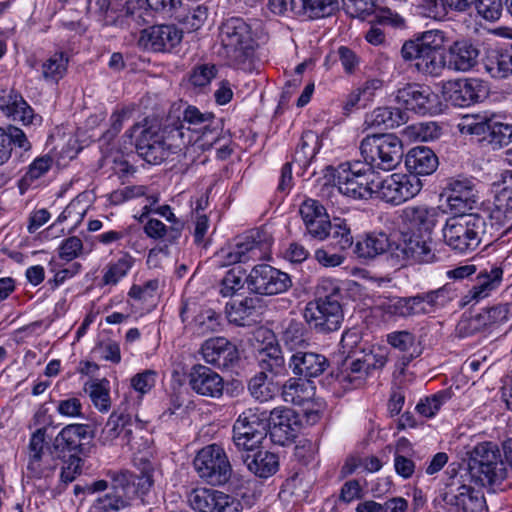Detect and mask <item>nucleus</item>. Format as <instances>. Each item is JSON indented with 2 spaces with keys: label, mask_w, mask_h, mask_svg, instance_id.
Returning a JSON list of instances; mask_svg holds the SVG:
<instances>
[{
  "label": "nucleus",
  "mask_w": 512,
  "mask_h": 512,
  "mask_svg": "<svg viewBox=\"0 0 512 512\" xmlns=\"http://www.w3.org/2000/svg\"><path fill=\"white\" fill-rule=\"evenodd\" d=\"M223 56L230 65L240 66L252 55L254 40L250 25L240 17L226 19L219 28Z\"/></svg>",
  "instance_id": "423d86ee"
},
{
  "label": "nucleus",
  "mask_w": 512,
  "mask_h": 512,
  "mask_svg": "<svg viewBox=\"0 0 512 512\" xmlns=\"http://www.w3.org/2000/svg\"><path fill=\"white\" fill-rule=\"evenodd\" d=\"M153 12L147 0H127L121 8L116 9L114 18L108 19L112 26L128 31L138 30L151 22Z\"/></svg>",
  "instance_id": "412c9836"
},
{
  "label": "nucleus",
  "mask_w": 512,
  "mask_h": 512,
  "mask_svg": "<svg viewBox=\"0 0 512 512\" xmlns=\"http://www.w3.org/2000/svg\"><path fill=\"white\" fill-rule=\"evenodd\" d=\"M338 251L349 249L354 242L350 226L345 219L334 217L327 237Z\"/></svg>",
  "instance_id": "ea45409f"
},
{
  "label": "nucleus",
  "mask_w": 512,
  "mask_h": 512,
  "mask_svg": "<svg viewBox=\"0 0 512 512\" xmlns=\"http://www.w3.org/2000/svg\"><path fill=\"white\" fill-rule=\"evenodd\" d=\"M495 203L496 218L503 214L507 221H512V186L511 189L501 188L496 190Z\"/></svg>",
  "instance_id": "052dcab7"
},
{
  "label": "nucleus",
  "mask_w": 512,
  "mask_h": 512,
  "mask_svg": "<svg viewBox=\"0 0 512 512\" xmlns=\"http://www.w3.org/2000/svg\"><path fill=\"white\" fill-rule=\"evenodd\" d=\"M245 280L251 292L265 296L281 294L292 286L287 273L268 264L254 266Z\"/></svg>",
  "instance_id": "ddd939ff"
},
{
  "label": "nucleus",
  "mask_w": 512,
  "mask_h": 512,
  "mask_svg": "<svg viewBox=\"0 0 512 512\" xmlns=\"http://www.w3.org/2000/svg\"><path fill=\"white\" fill-rule=\"evenodd\" d=\"M486 233V221L479 214L454 216L442 229L447 246L458 253L475 251Z\"/></svg>",
  "instance_id": "0eeeda50"
},
{
  "label": "nucleus",
  "mask_w": 512,
  "mask_h": 512,
  "mask_svg": "<svg viewBox=\"0 0 512 512\" xmlns=\"http://www.w3.org/2000/svg\"><path fill=\"white\" fill-rule=\"evenodd\" d=\"M446 40V33L442 30L424 31L403 43L401 57L404 61H415V67L419 72L438 76L446 65L443 55Z\"/></svg>",
  "instance_id": "20e7f679"
},
{
  "label": "nucleus",
  "mask_w": 512,
  "mask_h": 512,
  "mask_svg": "<svg viewBox=\"0 0 512 512\" xmlns=\"http://www.w3.org/2000/svg\"><path fill=\"white\" fill-rule=\"evenodd\" d=\"M387 342L395 349L404 352L403 364L407 365L417 358L422 350L416 343L415 336L409 331H394L387 335Z\"/></svg>",
  "instance_id": "58836bf2"
},
{
  "label": "nucleus",
  "mask_w": 512,
  "mask_h": 512,
  "mask_svg": "<svg viewBox=\"0 0 512 512\" xmlns=\"http://www.w3.org/2000/svg\"><path fill=\"white\" fill-rule=\"evenodd\" d=\"M233 443L242 452L253 451L262 444L267 436L266 412L247 409L242 412L233 425Z\"/></svg>",
  "instance_id": "1a4fd4ad"
},
{
  "label": "nucleus",
  "mask_w": 512,
  "mask_h": 512,
  "mask_svg": "<svg viewBox=\"0 0 512 512\" xmlns=\"http://www.w3.org/2000/svg\"><path fill=\"white\" fill-rule=\"evenodd\" d=\"M188 379L191 389L201 396L220 398L223 395V378L207 366L194 365L188 374Z\"/></svg>",
  "instance_id": "393cba45"
},
{
  "label": "nucleus",
  "mask_w": 512,
  "mask_h": 512,
  "mask_svg": "<svg viewBox=\"0 0 512 512\" xmlns=\"http://www.w3.org/2000/svg\"><path fill=\"white\" fill-rule=\"evenodd\" d=\"M258 364L260 372L271 379L286 374L285 359L279 346L270 345L259 351Z\"/></svg>",
  "instance_id": "4c0bfd02"
},
{
  "label": "nucleus",
  "mask_w": 512,
  "mask_h": 512,
  "mask_svg": "<svg viewBox=\"0 0 512 512\" xmlns=\"http://www.w3.org/2000/svg\"><path fill=\"white\" fill-rule=\"evenodd\" d=\"M221 314L213 309H203L195 317V326L198 334L217 332L221 327Z\"/></svg>",
  "instance_id": "a18cd8bd"
},
{
  "label": "nucleus",
  "mask_w": 512,
  "mask_h": 512,
  "mask_svg": "<svg viewBox=\"0 0 512 512\" xmlns=\"http://www.w3.org/2000/svg\"><path fill=\"white\" fill-rule=\"evenodd\" d=\"M124 412H113L104 428L102 429L100 440L103 444H111L117 439H121V424H123Z\"/></svg>",
  "instance_id": "3c124183"
},
{
  "label": "nucleus",
  "mask_w": 512,
  "mask_h": 512,
  "mask_svg": "<svg viewBox=\"0 0 512 512\" xmlns=\"http://www.w3.org/2000/svg\"><path fill=\"white\" fill-rule=\"evenodd\" d=\"M182 40V31L175 25H154L141 31L139 45L154 52H168Z\"/></svg>",
  "instance_id": "4be33fe9"
},
{
  "label": "nucleus",
  "mask_w": 512,
  "mask_h": 512,
  "mask_svg": "<svg viewBox=\"0 0 512 512\" xmlns=\"http://www.w3.org/2000/svg\"><path fill=\"white\" fill-rule=\"evenodd\" d=\"M354 165L347 164L346 168L350 172V175L354 177L355 181L369 182L370 184L378 185L380 180V173L375 170L371 162H365L363 168H356V164L360 162H354Z\"/></svg>",
  "instance_id": "6e6d98bb"
},
{
  "label": "nucleus",
  "mask_w": 512,
  "mask_h": 512,
  "mask_svg": "<svg viewBox=\"0 0 512 512\" xmlns=\"http://www.w3.org/2000/svg\"><path fill=\"white\" fill-rule=\"evenodd\" d=\"M87 11L90 15L96 16L106 26H112L108 19L114 18L116 9L111 7L110 0H88Z\"/></svg>",
  "instance_id": "864d4df0"
},
{
  "label": "nucleus",
  "mask_w": 512,
  "mask_h": 512,
  "mask_svg": "<svg viewBox=\"0 0 512 512\" xmlns=\"http://www.w3.org/2000/svg\"><path fill=\"white\" fill-rule=\"evenodd\" d=\"M346 12L354 18L365 20L375 10L373 0H343Z\"/></svg>",
  "instance_id": "13d9d810"
},
{
  "label": "nucleus",
  "mask_w": 512,
  "mask_h": 512,
  "mask_svg": "<svg viewBox=\"0 0 512 512\" xmlns=\"http://www.w3.org/2000/svg\"><path fill=\"white\" fill-rule=\"evenodd\" d=\"M397 103L405 111L411 110L419 115H433L440 112V101L430 87L410 84L397 91Z\"/></svg>",
  "instance_id": "dca6fc26"
},
{
  "label": "nucleus",
  "mask_w": 512,
  "mask_h": 512,
  "mask_svg": "<svg viewBox=\"0 0 512 512\" xmlns=\"http://www.w3.org/2000/svg\"><path fill=\"white\" fill-rule=\"evenodd\" d=\"M201 352L204 360L221 369H229L239 361V351L235 344L224 337L206 340Z\"/></svg>",
  "instance_id": "5701e85b"
},
{
  "label": "nucleus",
  "mask_w": 512,
  "mask_h": 512,
  "mask_svg": "<svg viewBox=\"0 0 512 512\" xmlns=\"http://www.w3.org/2000/svg\"><path fill=\"white\" fill-rule=\"evenodd\" d=\"M449 398L450 396L447 391H440L420 401L416 406V410L427 418L433 417Z\"/></svg>",
  "instance_id": "603ef678"
},
{
  "label": "nucleus",
  "mask_w": 512,
  "mask_h": 512,
  "mask_svg": "<svg viewBox=\"0 0 512 512\" xmlns=\"http://www.w3.org/2000/svg\"><path fill=\"white\" fill-rule=\"evenodd\" d=\"M133 259L129 256H125L119 259L115 264L111 265L103 276V282L105 284H116L121 278H123L130 268L132 267Z\"/></svg>",
  "instance_id": "4d7b16f0"
},
{
  "label": "nucleus",
  "mask_w": 512,
  "mask_h": 512,
  "mask_svg": "<svg viewBox=\"0 0 512 512\" xmlns=\"http://www.w3.org/2000/svg\"><path fill=\"white\" fill-rule=\"evenodd\" d=\"M393 256L403 263H432L436 260V254L431 247V239L422 235L404 236L395 244Z\"/></svg>",
  "instance_id": "aec40b11"
},
{
  "label": "nucleus",
  "mask_w": 512,
  "mask_h": 512,
  "mask_svg": "<svg viewBox=\"0 0 512 512\" xmlns=\"http://www.w3.org/2000/svg\"><path fill=\"white\" fill-rule=\"evenodd\" d=\"M503 271L500 267L492 266L490 270L484 269L476 278L475 284L468 290L462 298V305H467L472 301H479L487 297L491 291L495 290L501 283Z\"/></svg>",
  "instance_id": "7c9ffc66"
},
{
  "label": "nucleus",
  "mask_w": 512,
  "mask_h": 512,
  "mask_svg": "<svg viewBox=\"0 0 512 512\" xmlns=\"http://www.w3.org/2000/svg\"><path fill=\"white\" fill-rule=\"evenodd\" d=\"M214 489L197 488L190 492L188 502L191 508L198 512L214 511Z\"/></svg>",
  "instance_id": "49530a36"
},
{
  "label": "nucleus",
  "mask_w": 512,
  "mask_h": 512,
  "mask_svg": "<svg viewBox=\"0 0 512 512\" xmlns=\"http://www.w3.org/2000/svg\"><path fill=\"white\" fill-rule=\"evenodd\" d=\"M300 421L296 413L289 408H275L267 418V432L273 443L285 446L298 435Z\"/></svg>",
  "instance_id": "a211bd4d"
},
{
  "label": "nucleus",
  "mask_w": 512,
  "mask_h": 512,
  "mask_svg": "<svg viewBox=\"0 0 512 512\" xmlns=\"http://www.w3.org/2000/svg\"><path fill=\"white\" fill-rule=\"evenodd\" d=\"M269 378L264 373L259 372L250 379L248 389L254 399L265 402L273 397L274 391L271 384L268 383Z\"/></svg>",
  "instance_id": "de8ad7c7"
},
{
  "label": "nucleus",
  "mask_w": 512,
  "mask_h": 512,
  "mask_svg": "<svg viewBox=\"0 0 512 512\" xmlns=\"http://www.w3.org/2000/svg\"><path fill=\"white\" fill-rule=\"evenodd\" d=\"M289 4L294 15L308 19L331 16L339 8V0H290Z\"/></svg>",
  "instance_id": "72a5a7b5"
},
{
  "label": "nucleus",
  "mask_w": 512,
  "mask_h": 512,
  "mask_svg": "<svg viewBox=\"0 0 512 512\" xmlns=\"http://www.w3.org/2000/svg\"><path fill=\"white\" fill-rule=\"evenodd\" d=\"M93 434L88 425L70 424L65 426L55 437L49 450L52 461L80 458L79 455H86L84 441L91 440Z\"/></svg>",
  "instance_id": "9b49d317"
},
{
  "label": "nucleus",
  "mask_w": 512,
  "mask_h": 512,
  "mask_svg": "<svg viewBox=\"0 0 512 512\" xmlns=\"http://www.w3.org/2000/svg\"><path fill=\"white\" fill-rule=\"evenodd\" d=\"M477 13L488 21L498 20L503 12V0H474Z\"/></svg>",
  "instance_id": "5fc2aeb1"
},
{
  "label": "nucleus",
  "mask_w": 512,
  "mask_h": 512,
  "mask_svg": "<svg viewBox=\"0 0 512 512\" xmlns=\"http://www.w3.org/2000/svg\"><path fill=\"white\" fill-rule=\"evenodd\" d=\"M262 300L257 297H246L238 303L226 307L227 319L237 326H249L255 322L254 316L261 308Z\"/></svg>",
  "instance_id": "f704fd0d"
},
{
  "label": "nucleus",
  "mask_w": 512,
  "mask_h": 512,
  "mask_svg": "<svg viewBox=\"0 0 512 512\" xmlns=\"http://www.w3.org/2000/svg\"><path fill=\"white\" fill-rule=\"evenodd\" d=\"M85 390L89 392V396L97 409L102 412L109 410L111 400L108 380L102 379L97 382H92Z\"/></svg>",
  "instance_id": "c03bdc74"
},
{
  "label": "nucleus",
  "mask_w": 512,
  "mask_h": 512,
  "mask_svg": "<svg viewBox=\"0 0 512 512\" xmlns=\"http://www.w3.org/2000/svg\"><path fill=\"white\" fill-rule=\"evenodd\" d=\"M245 282L244 273L239 268H233L221 280L220 294L223 297L233 296L238 290L243 288Z\"/></svg>",
  "instance_id": "8fccbe9b"
},
{
  "label": "nucleus",
  "mask_w": 512,
  "mask_h": 512,
  "mask_svg": "<svg viewBox=\"0 0 512 512\" xmlns=\"http://www.w3.org/2000/svg\"><path fill=\"white\" fill-rule=\"evenodd\" d=\"M444 99L456 107H469L487 98L489 88L478 78L450 80L442 88Z\"/></svg>",
  "instance_id": "2eb2a0df"
},
{
  "label": "nucleus",
  "mask_w": 512,
  "mask_h": 512,
  "mask_svg": "<svg viewBox=\"0 0 512 512\" xmlns=\"http://www.w3.org/2000/svg\"><path fill=\"white\" fill-rule=\"evenodd\" d=\"M7 135L11 139V146H15L13 152L16 157H24V153L30 151L31 144L21 129L17 127H10L9 133H7Z\"/></svg>",
  "instance_id": "338daca9"
},
{
  "label": "nucleus",
  "mask_w": 512,
  "mask_h": 512,
  "mask_svg": "<svg viewBox=\"0 0 512 512\" xmlns=\"http://www.w3.org/2000/svg\"><path fill=\"white\" fill-rule=\"evenodd\" d=\"M282 340L291 352L304 350L308 346V341L304 335V326L297 321H291L288 324L283 332Z\"/></svg>",
  "instance_id": "37998d69"
},
{
  "label": "nucleus",
  "mask_w": 512,
  "mask_h": 512,
  "mask_svg": "<svg viewBox=\"0 0 512 512\" xmlns=\"http://www.w3.org/2000/svg\"><path fill=\"white\" fill-rule=\"evenodd\" d=\"M241 459L247 469L259 478H268L274 475L279 468V458L276 454L261 448L241 453Z\"/></svg>",
  "instance_id": "cd10ccee"
},
{
  "label": "nucleus",
  "mask_w": 512,
  "mask_h": 512,
  "mask_svg": "<svg viewBox=\"0 0 512 512\" xmlns=\"http://www.w3.org/2000/svg\"><path fill=\"white\" fill-rule=\"evenodd\" d=\"M332 224V220H329V216L316 219L313 222L305 224L307 234L319 241L327 239L329 236V230Z\"/></svg>",
  "instance_id": "69168bd1"
},
{
  "label": "nucleus",
  "mask_w": 512,
  "mask_h": 512,
  "mask_svg": "<svg viewBox=\"0 0 512 512\" xmlns=\"http://www.w3.org/2000/svg\"><path fill=\"white\" fill-rule=\"evenodd\" d=\"M368 375L366 366L363 364V358H357L342 372L340 382L346 388H358L363 385Z\"/></svg>",
  "instance_id": "79ce46f5"
},
{
  "label": "nucleus",
  "mask_w": 512,
  "mask_h": 512,
  "mask_svg": "<svg viewBox=\"0 0 512 512\" xmlns=\"http://www.w3.org/2000/svg\"><path fill=\"white\" fill-rule=\"evenodd\" d=\"M360 153L364 160H401L403 145L393 134L368 135L360 144Z\"/></svg>",
  "instance_id": "f3484780"
},
{
  "label": "nucleus",
  "mask_w": 512,
  "mask_h": 512,
  "mask_svg": "<svg viewBox=\"0 0 512 512\" xmlns=\"http://www.w3.org/2000/svg\"><path fill=\"white\" fill-rule=\"evenodd\" d=\"M460 130L462 133L482 136L481 145L487 149H500L512 141V125L493 122L487 116L463 117Z\"/></svg>",
  "instance_id": "9d476101"
},
{
  "label": "nucleus",
  "mask_w": 512,
  "mask_h": 512,
  "mask_svg": "<svg viewBox=\"0 0 512 512\" xmlns=\"http://www.w3.org/2000/svg\"><path fill=\"white\" fill-rule=\"evenodd\" d=\"M0 110L8 118L23 125L32 124L35 118L31 106L18 91L12 88L0 91Z\"/></svg>",
  "instance_id": "a878e982"
},
{
  "label": "nucleus",
  "mask_w": 512,
  "mask_h": 512,
  "mask_svg": "<svg viewBox=\"0 0 512 512\" xmlns=\"http://www.w3.org/2000/svg\"><path fill=\"white\" fill-rule=\"evenodd\" d=\"M193 467L198 477L211 486L226 484L233 472L224 448L215 443L206 445L197 452Z\"/></svg>",
  "instance_id": "6e6552de"
},
{
  "label": "nucleus",
  "mask_w": 512,
  "mask_h": 512,
  "mask_svg": "<svg viewBox=\"0 0 512 512\" xmlns=\"http://www.w3.org/2000/svg\"><path fill=\"white\" fill-rule=\"evenodd\" d=\"M394 247L386 233H371L356 243V253L361 258L372 259L387 251L393 254Z\"/></svg>",
  "instance_id": "e433bc0d"
},
{
  "label": "nucleus",
  "mask_w": 512,
  "mask_h": 512,
  "mask_svg": "<svg viewBox=\"0 0 512 512\" xmlns=\"http://www.w3.org/2000/svg\"><path fill=\"white\" fill-rule=\"evenodd\" d=\"M446 197L451 212L456 216L468 215L467 211L472 210L476 204L475 197L461 198V195L458 194H448Z\"/></svg>",
  "instance_id": "0e129e2a"
},
{
  "label": "nucleus",
  "mask_w": 512,
  "mask_h": 512,
  "mask_svg": "<svg viewBox=\"0 0 512 512\" xmlns=\"http://www.w3.org/2000/svg\"><path fill=\"white\" fill-rule=\"evenodd\" d=\"M288 366L294 375L311 381L312 378H317L326 371L329 361L320 353L297 350L292 353Z\"/></svg>",
  "instance_id": "b1692460"
},
{
  "label": "nucleus",
  "mask_w": 512,
  "mask_h": 512,
  "mask_svg": "<svg viewBox=\"0 0 512 512\" xmlns=\"http://www.w3.org/2000/svg\"><path fill=\"white\" fill-rule=\"evenodd\" d=\"M343 290L338 282L322 278L315 289V299L307 303L304 318L316 333L337 331L344 320L342 307Z\"/></svg>",
  "instance_id": "7ed1b4c3"
},
{
  "label": "nucleus",
  "mask_w": 512,
  "mask_h": 512,
  "mask_svg": "<svg viewBox=\"0 0 512 512\" xmlns=\"http://www.w3.org/2000/svg\"><path fill=\"white\" fill-rule=\"evenodd\" d=\"M347 164H349V162L340 164L339 168L341 171L328 166L326 168L327 173L325 174V178L330 182L331 180L335 181V178L337 177V191L339 193L353 199H367L366 191L359 187L357 181H355L354 177L350 175V172L346 168Z\"/></svg>",
  "instance_id": "c9c22d12"
},
{
  "label": "nucleus",
  "mask_w": 512,
  "mask_h": 512,
  "mask_svg": "<svg viewBox=\"0 0 512 512\" xmlns=\"http://www.w3.org/2000/svg\"><path fill=\"white\" fill-rule=\"evenodd\" d=\"M68 58L64 53H54L42 64V76L46 81L58 82L67 71Z\"/></svg>",
  "instance_id": "a19ab883"
},
{
  "label": "nucleus",
  "mask_w": 512,
  "mask_h": 512,
  "mask_svg": "<svg viewBox=\"0 0 512 512\" xmlns=\"http://www.w3.org/2000/svg\"><path fill=\"white\" fill-rule=\"evenodd\" d=\"M507 312V308L502 305L491 307L474 317L462 319L457 325V332L460 337H466L483 327L506 320Z\"/></svg>",
  "instance_id": "2f4dec72"
},
{
  "label": "nucleus",
  "mask_w": 512,
  "mask_h": 512,
  "mask_svg": "<svg viewBox=\"0 0 512 512\" xmlns=\"http://www.w3.org/2000/svg\"><path fill=\"white\" fill-rule=\"evenodd\" d=\"M441 212L427 205L407 206L401 211V219L411 228L429 235L438 223Z\"/></svg>",
  "instance_id": "bb28decb"
},
{
  "label": "nucleus",
  "mask_w": 512,
  "mask_h": 512,
  "mask_svg": "<svg viewBox=\"0 0 512 512\" xmlns=\"http://www.w3.org/2000/svg\"><path fill=\"white\" fill-rule=\"evenodd\" d=\"M83 249V243L80 238L76 236L65 239L60 248L59 256L61 259L71 261L77 258Z\"/></svg>",
  "instance_id": "774afa93"
},
{
  "label": "nucleus",
  "mask_w": 512,
  "mask_h": 512,
  "mask_svg": "<svg viewBox=\"0 0 512 512\" xmlns=\"http://www.w3.org/2000/svg\"><path fill=\"white\" fill-rule=\"evenodd\" d=\"M467 454V469L476 483L484 487H494L507 477V467L496 444H477Z\"/></svg>",
  "instance_id": "39448f33"
},
{
  "label": "nucleus",
  "mask_w": 512,
  "mask_h": 512,
  "mask_svg": "<svg viewBox=\"0 0 512 512\" xmlns=\"http://www.w3.org/2000/svg\"><path fill=\"white\" fill-rule=\"evenodd\" d=\"M45 428L37 429L31 436L29 442V461L27 469L34 477H41L46 469H54L56 463H52L51 456L43 452L45 442Z\"/></svg>",
  "instance_id": "c85d7f7f"
},
{
  "label": "nucleus",
  "mask_w": 512,
  "mask_h": 512,
  "mask_svg": "<svg viewBox=\"0 0 512 512\" xmlns=\"http://www.w3.org/2000/svg\"><path fill=\"white\" fill-rule=\"evenodd\" d=\"M300 215L304 221V224L315 221L328 216L326 209L323 205L314 199L305 200L300 206Z\"/></svg>",
  "instance_id": "bf43d9fd"
},
{
  "label": "nucleus",
  "mask_w": 512,
  "mask_h": 512,
  "mask_svg": "<svg viewBox=\"0 0 512 512\" xmlns=\"http://www.w3.org/2000/svg\"><path fill=\"white\" fill-rule=\"evenodd\" d=\"M422 186V181L415 176L394 173L384 179L380 177L375 194L382 201L397 206L415 197Z\"/></svg>",
  "instance_id": "4468645a"
},
{
  "label": "nucleus",
  "mask_w": 512,
  "mask_h": 512,
  "mask_svg": "<svg viewBox=\"0 0 512 512\" xmlns=\"http://www.w3.org/2000/svg\"><path fill=\"white\" fill-rule=\"evenodd\" d=\"M214 511L211 512H241V502L233 496L225 494L221 491H214Z\"/></svg>",
  "instance_id": "e2e57ef3"
},
{
  "label": "nucleus",
  "mask_w": 512,
  "mask_h": 512,
  "mask_svg": "<svg viewBox=\"0 0 512 512\" xmlns=\"http://www.w3.org/2000/svg\"><path fill=\"white\" fill-rule=\"evenodd\" d=\"M408 121L404 107H378L367 115L365 123L375 129L388 130L399 127Z\"/></svg>",
  "instance_id": "473e14b6"
},
{
  "label": "nucleus",
  "mask_w": 512,
  "mask_h": 512,
  "mask_svg": "<svg viewBox=\"0 0 512 512\" xmlns=\"http://www.w3.org/2000/svg\"><path fill=\"white\" fill-rule=\"evenodd\" d=\"M140 474L128 470L107 472L110 492L98 497L93 508L96 512H117L128 507L132 500L146 495L154 484V467L149 460L140 459Z\"/></svg>",
  "instance_id": "f03ea898"
},
{
  "label": "nucleus",
  "mask_w": 512,
  "mask_h": 512,
  "mask_svg": "<svg viewBox=\"0 0 512 512\" xmlns=\"http://www.w3.org/2000/svg\"><path fill=\"white\" fill-rule=\"evenodd\" d=\"M320 147L318 135L313 131H305L296 149V155L300 159L313 160Z\"/></svg>",
  "instance_id": "09e8293b"
},
{
  "label": "nucleus",
  "mask_w": 512,
  "mask_h": 512,
  "mask_svg": "<svg viewBox=\"0 0 512 512\" xmlns=\"http://www.w3.org/2000/svg\"><path fill=\"white\" fill-rule=\"evenodd\" d=\"M272 243V236L264 229H258L239 239L232 247L222 249L221 256L226 265L262 259L269 254Z\"/></svg>",
  "instance_id": "f8f14e48"
},
{
  "label": "nucleus",
  "mask_w": 512,
  "mask_h": 512,
  "mask_svg": "<svg viewBox=\"0 0 512 512\" xmlns=\"http://www.w3.org/2000/svg\"><path fill=\"white\" fill-rule=\"evenodd\" d=\"M445 504L462 512H487L486 500L480 490L465 484L451 483L442 494Z\"/></svg>",
  "instance_id": "6ab92c4d"
},
{
  "label": "nucleus",
  "mask_w": 512,
  "mask_h": 512,
  "mask_svg": "<svg viewBox=\"0 0 512 512\" xmlns=\"http://www.w3.org/2000/svg\"><path fill=\"white\" fill-rule=\"evenodd\" d=\"M187 130L196 133L198 138L216 133L222 126L212 112H201L197 107L184 103H173L164 117H146L143 122L135 124L126 136L132 139L133 133L142 128L136 139L135 149L138 156L146 158L154 155V151H170L175 153L185 145L184 125Z\"/></svg>",
  "instance_id": "f257e3e1"
},
{
  "label": "nucleus",
  "mask_w": 512,
  "mask_h": 512,
  "mask_svg": "<svg viewBox=\"0 0 512 512\" xmlns=\"http://www.w3.org/2000/svg\"><path fill=\"white\" fill-rule=\"evenodd\" d=\"M216 72L215 65L202 64L192 70L189 81L194 87H204L216 76Z\"/></svg>",
  "instance_id": "680f3d73"
},
{
  "label": "nucleus",
  "mask_w": 512,
  "mask_h": 512,
  "mask_svg": "<svg viewBox=\"0 0 512 512\" xmlns=\"http://www.w3.org/2000/svg\"><path fill=\"white\" fill-rule=\"evenodd\" d=\"M480 51L469 40L455 41L448 49V68L454 71L466 72L478 62Z\"/></svg>",
  "instance_id": "c756f323"
}]
</instances>
